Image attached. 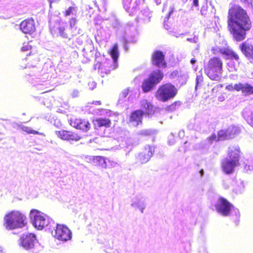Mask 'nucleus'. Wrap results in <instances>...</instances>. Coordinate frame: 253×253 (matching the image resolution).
<instances>
[{"label": "nucleus", "mask_w": 253, "mask_h": 253, "mask_svg": "<svg viewBox=\"0 0 253 253\" xmlns=\"http://www.w3.org/2000/svg\"><path fill=\"white\" fill-rule=\"evenodd\" d=\"M228 25L233 39L241 42L246 38L247 32L252 27V22L245 10L238 5L229 9Z\"/></svg>", "instance_id": "f257e3e1"}, {"label": "nucleus", "mask_w": 253, "mask_h": 253, "mask_svg": "<svg viewBox=\"0 0 253 253\" xmlns=\"http://www.w3.org/2000/svg\"><path fill=\"white\" fill-rule=\"evenodd\" d=\"M113 28L115 29L117 37L122 42L126 52L128 50V43H134L136 42L137 30L133 23L122 24L117 19H115L112 23Z\"/></svg>", "instance_id": "f03ea898"}, {"label": "nucleus", "mask_w": 253, "mask_h": 253, "mask_svg": "<svg viewBox=\"0 0 253 253\" xmlns=\"http://www.w3.org/2000/svg\"><path fill=\"white\" fill-rule=\"evenodd\" d=\"M109 54L111 59L105 58L104 56H100V53H96V63L94 65V69H98L100 76L104 77L105 74L110 73L111 70L115 69L118 67V59L119 56V52L117 44H115L109 51Z\"/></svg>", "instance_id": "7ed1b4c3"}, {"label": "nucleus", "mask_w": 253, "mask_h": 253, "mask_svg": "<svg viewBox=\"0 0 253 253\" xmlns=\"http://www.w3.org/2000/svg\"><path fill=\"white\" fill-rule=\"evenodd\" d=\"M42 71L41 67L34 66L32 70L26 78L29 81L33 84L34 89H37L40 90H43L48 85V81L51 78L47 73H44L42 74L40 73Z\"/></svg>", "instance_id": "20e7f679"}, {"label": "nucleus", "mask_w": 253, "mask_h": 253, "mask_svg": "<svg viewBox=\"0 0 253 253\" xmlns=\"http://www.w3.org/2000/svg\"><path fill=\"white\" fill-rule=\"evenodd\" d=\"M215 209L219 214L224 216H231L236 225L238 224L240 217L239 211L226 199L220 197L216 203Z\"/></svg>", "instance_id": "39448f33"}, {"label": "nucleus", "mask_w": 253, "mask_h": 253, "mask_svg": "<svg viewBox=\"0 0 253 253\" xmlns=\"http://www.w3.org/2000/svg\"><path fill=\"white\" fill-rule=\"evenodd\" d=\"M240 148L238 146H230L228 148V158L224 159L221 162L223 171L227 174L233 173L235 168L239 164Z\"/></svg>", "instance_id": "423d86ee"}, {"label": "nucleus", "mask_w": 253, "mask_h": 253, "mask_svg": "<svg viewBox=\"0 0 253 253\" xmlns=\"http://www.w3.org/2000/svg\"><path fill=\"white\" fill-rule=\"evenodd\" d=\"M49 27L50 32L53 36L60 37L63 39H71L68 33V26L61 20L59 16L55 15L49 16Z\"/></svg>", "instance_id": "0eeeda50"}, {"label": "nucleus", "mask_w": 253, "mask_h": 253, "mask_svg": "<svg viewBox=\"0 0 253 253\" xmlns=\"http://www.w3.org/2000/svg\"><path fill=\"white\" fill-rule=\"evenodd\" d=\"M30 216L33 226L39 230L45 227L51 230V227L55 224L49 216L37 210H31Z\"/></svg>", "instance_id": "6e6552de"}, {"label": "nucleus", "mask_w": 253, "mask_h": 253, "mask_svg": "<svg viewBox=\"0 0 253 253\" xmlns=\"http://www.w3.org/2000/svg\"><path fill=\"white\" fill-rule=\"evenodd\" d=\"M223 63L221 59L214 57L210 59L207 65L205 66V71L210 79L219 81L222 77Z\"/></svg>", "instance_id": "1a4fd4ad"}, {"label": "nucleus", "mask_w": 253, "mask_h": 253, "mask_svg": "<svg viewBox=\"0 0 253 253\" xmlns=\"http://www.w3.org/2000/svg\"><path fill=\"white\" fill-rule=\"evenodd\" d=\"M26 217L18 211L7 214L4 218V225L7 230L22 228L25 225Z\"/></svg>", "instance_id": "9d476101"}, {"label": "nucleus", "mask_w": 253, "mask_h": 253, "mask_svg": "<svg viewBox=\"0 0 253 253\" xmlns=\"http://www.w3.org/2000/svg\"><path fill=\"white\" fill-rule=\"evenodd\" d=\"M214 52L216 51L221 54L222 57L230 60L227 63V66L230 72H234L237 70L240 64V59L238 55L232 49L228 47H216L213 48Z\"/></svg>", "instance_id": "9b49d317"}, {"label": "nucleus", "mask_w": 253, "mask_h": 253, "mask_svg": "<svg viewBox=\"0 0 253 253\" xmlns=\"http://www.w3.org/2000/svg\"><path fill=\"white\" fill-rule=\"evenodd\" d=\"M19 244L25 250L35 253H38L42 249L36 236L33 233L23 234L19 240Z\"/></svg>", "instance_id": "f8f14e48"}, {"label": "nucleus", "mask_w": 253, "mask_h": 253, "mask_svg": "<svg viewBox=\"0 0 253 253\" xmlns=\"http://www.w3.org/2000/svg\"><path fill=\"white\" fill-rule=\"evenodd\" d=\"M177 90L174 85L168 83L161 85L156 93L157 99L163 102H166L174 98Z\"/></svg>", "instance_id": "ddd939ff"}, {"label": "nucleus", "mask_w": 253, "mask_h": 253, "mask_svg": "<svg viewBox=\"0 0 253 253\" xmlns=\"http://www.w3.org/2000/svg\"><path fill=\"white\" fill-rule=\"evenodd\" d=\"M163 76V72L160 69L152 72L142 83L141 87L143 91L146 93L152 90L162 80Z\"/></svg>", "instance_id": "4468645a"}, {"label": "nucleus", "mask_w": 253, "mask_h": 253, "mask_svg": "<svg viewBox=\"0 0 253 253\" xmlns=\"http://www.w3.org/2000/svg\"><path fill=\"white\" fill-rule=\"evenodd\" d=\"M52 236L56 239L66 242L72 238V232L67 226L56 224V228L51 231Z\"/></svg>", "instance_id": "2eb2a0df"}, {"label": "nucleus", "mask_w": 253, "mask_h": 253, "mask_svg": "<svg viewBox=\"0 0 253 253\" xmlns=\"http://www.w3.org/2000/svg\"><path fill=\"white\" fill-rule=\"evenodd\" d=\"M122 0L124 8L130 15L136 14L138 10L142 9L146 6L145 0H135L132 4H131L132 0Z\"/></svg>", "instance_id": "dca6fc26"}, {"label": "nucleus", "mask_w": 253, "mask_h": 253, "mask_svg": "<svg viewBox=\"0 0 253 253\" xmlns=\"http://www.w3.org/2000/svg\"><path fill=\"white\" fill-rule=\"evenodd\" d=\"M239 127L235 125L229 126L226 129H221L218 132L217 140H223L232 138L240 133Z\"/></svg>", "instance_id": "f3484780"}, {"label": "nucleus", "mask_w": 253, "mask_h": 253, "mask_svg": "<svg viewBox=\"0 0 253 253\" xmlns=\"http://www.w3.org/2000/svg\"><path fill=\"white\" fill-rule=\"evenodd\" d=\"M155 152V147L154 146L146 145L143 151L139 153L136 156V160L141 164H145L148 162L153 153Z\"/></svg>", "instance_id": "a211bd4d"}, {"label": "nucleus", "mask_w": 253, "mask_h": 253, "mask_svg": "<svg viewBox=\"0 0 253 253\" xmlns=\"http://www.w3.org/2000/svg\"><path fill=\"white\" fill-rule=\"evenodd\" d=\"M242 53L253 61V40H247L240 45Z\"/></svg>", "instance_id": "6ab92c4d"}, {"label": "nucleus", "mask_w": 253, "mask_h": 253, "mask_svg": "<svg viewBox=\"0 0 253 253\" xmlns=\"http://www.w3.org/2000/svg\"><path fill=\"white\" fill-rule=\"evenodd\" d=\"M20 29L25 34H32L36 30L34 20L33 19L25 20L21 23Z\"/></svg>", "instance_id": "aec40b11"}, {"label": "nucleus", "mask_w": 253, "mask_h": 253, "mask_svg": "<svg viewBox=\"0 0 253 253\" xmlns=\"http://www.w3.org/2000/svg\"><path fill=\"white\" fill-rule=\"evenodd\" d=\"M233 90L241 91L245 95H253V85L248 83H239L233 84Z\"/></svg>", "instance_id": "412c9836"}, {"label": "nucleus", "mask_w": 253, "mask_h": 253, "mask_svg": "<svg viewBox=\"0 0 253 253\" xmlns=\"http://www.w3.org/2000/svg\"><path fill=\"white\" fill-rule=\"evenodd\" d=\"M144 115V112L142 110H137L133 111L131 113L129 118L130 124L134 126H136L141 124Z\"/></svg>", "instance_id": "4be33fe9"}, {"label": "nucleus", "mask_w": 253, "mask_h": 253, "mask_svg": "<svg viewBox=\"0 0 253 253\" xmlns=\"http://www.w3.org/2000/svg\"><path fill=\"white\" fill-rule=\"evenodd\" d=\"M70 125L74 127L84 131H87L90 127V124L88 121L80 119H71Z\"/></svg>", "instance_id": "5701e85b"}, {"label": "nucleus", "mask_w": 253, "mask_h": 253, "mask_svg": "<svg viewBox=\"0 0 253 253\" xmlns=\"http://www.w3.org/2000/svg\"><path fill=\"white\" fill-rule=\"evenodd\" d=\"M153 64L159 67H165L166 63L165 61V55L160 50L156 51L152 55Z\"/></svg>", "instance_id": "b1692460"}, {"label": "nucleus", "mask_w": 253, "mask_h": 253, "mask_svg": "<svg viewBox=\"0 0 253 253\" xmlns=\"http://www.w3.org/2000/svg\"><path fill=\"white\" fill-rule=\"evenodd\" d=\"M152 16V12L148 6H145L140 10L137 16V20H142L144 23L150 22Z\"/></svg>", "instance_id": "393cba45"}, {"label": "nucleus", "mask_w": 253, "mask_h": 253, "mask_svg": "<svg viewBox=\"0 0 253 253\" xmlns=\"http://www.w3.org/2000/svg\"><path fill=\"white\" fill-rule=\"evenodd\" d=\"M55 134L59 138L63 140L75 141L79 140L78 136L70 131L61 130L56 131Z\"/></svg>", "instance_id": "a878e982"}, {"label": "nucleus", "mask_w": 253, "mask_h": 253, "mask_svg": "<svg viewBox=\"0 0 253 253\" xmlns=\"http://www.w3.org/2000/svg\"><path fill=\"white\" fill-rule=\"evenodd\" d=\"M140 106L141 108L145 110L146 113L149 117L154 113V107L147 100L142 99L141 100Z\"/></svg>", "instance_id": "bb28decb"}, {"label": "nucleus", "mask_w": 253, "mask_h": 253, "mask_svg": "<svg viewBox=\"0 0 253 253\" xmlns=\"http://www.w3.org/2000/svg\"><path fill=\"white\" fill-rule=\"evenodd\" d=\"M131 206L134 208L138 209L141 213H143L144 210L146 208L145 200L143 198L136 197L133 199Z\"/></svg>", "instance_id": "cd10ccee"}, {"label": "nucleus", "mask_w": 253, "mask_h": 253, "mask_svg": "<svg viewBox=\"0 0 253 253\" xmlns=\"http://www.w3.org/2000/svg\"><path fill=\"white\" fill-rule=\"evenodd\" d=\"M89 160H92L94 163L96 165H98L100 167L103 168H105L107 167V159L102 156H95L91 157Z\"/></svg>", "instance_id": "c85d7f7f"}, {"label": "nucleus", "mask_w": 253, "mask_h": 253, "mask_svg": "<svg viewBox=\"0 0 253 253\" xmlns=\"http://www.w3.org/2000/svg\"><path fill=\"white\" fill-rule=\"evenodd\" d=\"M94 124L98 127H109L111 125V121L109 119L99 118L95 120Z\"/></svg>", "instance_id": "c756f323"}, {"label": "nucleus", "mask_w": 253, "mask_h": 253, "mask_svg": "<svg viewBox=\"0 0 253 253\" xmlns=\"http://www.w3.org/2000/svg\"><path fill=\"white\" fill-rule=\"evenodd\" d=\"M242 116L247 123L253 127V111L250 113L247 110H244Z\"/></svg>", "instance_id": "7c9ffc66"}, {"label": "nucleus", "mask_w": 253, "mask_h": 253, "mask_svg": "<svg viewBox=\"0 0 253 253\" xmlns=\"http://www.w3.org/2000/svg\"><path fill=\"white\" fill-rule=\"evenodd\" d=\"M129 93L128 88H126L124 89L119 95L118 100V103L120 104H123L127 99L128 101H130V96H129L127 99L126 97L128 95Z\"/></svg>", "instance_id": "2f4dec72"}, {"label": "nucleus", "mask_w": 253, "mask_h": 253, "mask_svg": "<svg viewBox=\"0 0 253 253\" xmlns=\"http://www.w3.org/2000/svg\"><path fill=\"white\" fill-rule=\"evenodd\" d=\"M188 79V75L187 72L180 71V74L178 76L177 80L180 85L186 84Z\"/></svg>", "instance_id": "473e14b6"}, {"label": "nucleus", "mask_w": 253, "mask_h": 253, "mask_svg": "<svg viewBox=\"0 0 253 253\" xmlns=\"http://www.w3.org/2000/svg\"><path fill=\"white\" fill-rule=\"evenodd\" d=\"M204 83V79L201 71H199L197 73L196 79L195 89L197 90L199 88L202 87Z\"/></svg>", "instance_id": "72a5a7b5"}, {"label": "nucleus", "mask_w": 253, "mask_h": 253, "mask_svg": "<svg viewBox=\"0 0 253 253\" xmlns=\"http://www.w3.org/2000/svg\"><path fill=\"white\" fill-rule=\"evenodd\" d=\"M169 12L168 14L165 17L164 21V26L165 29H169V26L168 25V20L169 18V17L170 15L173 13L174 10V6L171 5L169 7Z\"/></svg>", "instance_id": "f704fd0d"}, {"label": "nucleus", "mask_w": 253, "mask_h": 253, "mask_svg": "<svg viewBox=\"0 0 253 253\" xmlns=\"http://www.w3.org/2000/svg\"><path fill=\"white\" fill-rule=\"evenodd\" d=\"M78 11V8L76 6H70L65 12L66 16L73 15L76 16Z\"/></svg>", "instance_id": "c9c22d12"}, {"label": "nucleus", "mask_w": 253, "mask_h": 253, "mask_svg": "<svg viewBox=\"0 0 253 253\" xmlns=\"http://www.w3.org/2000/svg\"><path fill=\"white\" fill-rule=\"evenodd\" d=\"M157 131L156 130L147 129H143L140 130L139 132V134L144 136H149L152 135L153 134H156Z\"/></svg>", "instance_id": "e433bc0d"}, {"label": "nucleus", "mask_w": 253, "mask_h": 253, "mask_svg": "<svg viewBox=\"0 0 253 253\" xmlns=\"http://www.w3.org/2000/svg\"><path fill=\"white\" fill-rule=\"evenodd\" d=\"M71 30V35L69 34L70 37L76 36L78 35L83 34V30L78 28L77 26L74 28H70Z\"/></svg>", "instance_id": "4c0bfd02"}, {"label": "nucleus", "mask_w": 253, "mask_h": 253, "mask_svg": "<svg viewBox=\"0 0 253 253\" xmlns=\"http://www.w3.org/2000/svg\"><path fill=\"white\" fill-rule=\"evenodd\" d=\"M216 138L217 137L216 134H212L211 136H210L206 139V142L207 144L210 145L213 143V141L216 140Z\"/></svg>", "instance_id": "58836bf2"}, {"label": "nucleus", "mask_w": 253, "mask_h": 253, "mask_svg": "<svg viewBox=\"0 0 253 253\" xmlns=\"http://www.w3.org/2000/svg\"><path fill=\"white\" fill-rule=\"evenodd\" d=\"M22 129L24 131L26 132L27 133H33V134H38L39 132L36 130H34L32 129L30 127H27V126H23L22 127Z\"/></svg>", "instance_id": "ea45409f"}, {"label": "nucleus", "mask_w": 253, "mask_h": 253, "mask_svg": "<svg viewBox=\"0 0 253 253\" xmlns=\"http://www.w3.org/2000/svg\"><path fill=\"white\" fill-rule=\"evenodd\" d=\"M241 1L245 4V6L252 8V0H241Z\"/></svg>", "instance_id": "a19ab883"}, {"label": "nucleus", "mask_w": 253, "mask_h": 253, "mask_svg": "<svg viewBox=\"0 0 253 253\" xmlns=\"http://www.w3.org/2000/svg\"><path fill=\"white\" fill-rule=\"evenodd\" d=\"M77 23V20L76 17H72L69 21L70 24V28H74V27L76 26V24Z\"/></svg>", "instance_id": "79ce46f5"}, {"label": "nucleus", "mask_w": 253, "mask_h": 253, "mask_svg": "<svg viewBox=\"0 0 253 253\" xmlns=\"http://www.w3.org/2000/svg\"><path fill=\"white\" fill-rule=\"evenodd\" d=\"M207 8L208 5L207 3H206L202 6L201 8V13L202 15H206L207 14Z\"/></svg>", "instance_id": "37998d69"}, {"label": "nucleus", "mask_w": 253, "mask_h": 253, "mask_svg": "<svg viewBox=\"0 0 253 253\" xmlns=\"http://www.w3.org/2000/svg\"><path fill=\"white\" fill-rule=\"evenodd\" d=\"M198 36L197 35H194L193 38H188L187 39V41L192 43H197L198 42Z\"/></svg>", "instance_id": "c03bdc74"}, {"label": "nucleus", "mask_w": 253, "mask_h": 253, "mask_svg": "<svg viewBox=\"0 0 253 253\" xmlns=\"http://www.w3.org/2000/svg\"><path fill=\"white\" fill-rule=\"evenodd\" d=\"M180 74V71H178L177 70L173 71L170 75V77L171 79H173L175 78H178V76Z\"/></svg>", "instance_id": "a18cd8bd"}, {"label": "nucleus", "mask_w": 253, "mask_h": 253, "mask_svg": "<svg viewBox=\"0 0 253 253\" xmlns=\"http://www.w3.org/2000/svg\"><path fill=\"white\" fill-rule=\"evenodd\" d=\"M31 48V46L29 45L28 43H26V44H24L22 47L21 50L22 51H27L30 49Z\"/></svg>", "instance_id": "49530a36"}, {"label": "nucleus", "mask_w": 253, "mask_h": 253, "mask_svg": "<svg viewBox=\"0 0 253 253\" xmlns=\"http://www.w3.org/2000/svg\"><path fill=\"white\" fill-rule=\"evenodd\" d=\"M79 91L77 89H74L73 90V91H72V93H71V96L73 98H75V97H78L79 95Z\"/></svg>", "instance_id": "de8ad7c7"}, {"label": "nucleus", "mask_w": 253, "mask_h": 253, "mask_svg": "<svg viewBox=\"0 0 253 253\" xmlns=\"http://www.w3.org/2000/svg\"><path fill=\"white\" fill-rule=\"evenodd\" d=\"M245 169L247 171L253 170V166L250 165H246L245 166Z\"/></svg>", "instance_id": "09e8293b"}, {"label": "nucleus", "mask_w": 253, "mask_h": 253, "mask_svg": "<svg viewBox=\"0 0 253 253\" xmlns=\"http://www.w3.org/2000/svg\"><path fill=\"white\" fill-rule=\"evenodd\" d=\"M226 89L229 91H233V84H228L226 86Z\"/></svg>", "instance_id": "8fccbe9b"}, {"label": "nucleus", "mask_w": 253, "mask_h": 253, "mask_svg": "<svg viewBox=\"0 0 253 253\" xmlns=\"http://www.w3.org/2000/svg\"><path fill=\"white\" fill-rule=\"evenodd\" d=\"M11 17V15H0V19H7Z\"/></svg>", "instance_id": "3c124183"}, {"label": "nucleus", "mask_w": 253, "mask_h": 253, "mask_svg": "<svg viewBox=\"0 0 253 253\" xmlns=\"http://www.w3.org/2000/svg\"><path fill=\"white\" fill-rule=\"evenodd\" d=\"M48 0L50 3V8L51 7L52 3L57 2L58 1V0Z\"/></svg>", "instance_id": "603ef678"}, {"label": "nucleus", "mask_w": 253, "mask_h": 253, "mask_svg": "<svg viewBox=\"0 0 253 253\" xmlns=\"http://www.w3.org/2000/svg\"><path fill=\"white\" fill-rule=\"evenodd\" d=\"M221 87H222V85L219 84L217 85L216 86L214 87L212 89V90L214 91V90H215L216 87H217V89H218V88Z\"/></svg>", "instance_id": "864d4df0"}, {"label": "nucleus", "mask_w": 253, "mask_h": 253, "mask_svg": "<svg viewBox=\"0 0 253 253\" xmlns=\"http://www.w3.org/2000/svg\"><path fill=\"white\" fill-rule=\"evenodd\" d=\"M196 60L195 58H192L190 60V63L192 65L195 64L196 63Z\"/></svg>", "instance_id": "5fc2aeb1"}, {"label": "nucleus", "mask_w": 253, "mask_h": 253, "mask_svg": "<svg viewBox=\"0 0 253 253\" xmlns=\"http://www.w3.org/2000/svg\"><path fill=\"white\" fill-rule=\"evenodd\" d=\"M199 174L200 175V176L202 177L204 175V171L203 169H201L200 171H199Z\"/></svg>", "instance_id": "6e6d98bb"}, {"label": "nucleus", "mask_w": 253, "mask_h": 253, "mask_svg": "<svg viewBox=\"0 0 253 253\" xmlns=\"http://www.w3.org/2000/svg\"><path fill=\"white\" fill-rule=\"evenodd\" d=\"M154 1L157 5H159L161 3V0H154Z\"/></svg>", "instance_id": "4d7b16f0"}, {"label": "nucleus", "mask_w": 253, "mask_h": 253, "mask_svg": "<svg viewBox=\"0 0 253 253\" xmlns=\"http://www.w3.org/2000/svg\"><path fill=\"white\" fill-rule=\"evenodd\" d=\"M0 253H5V252L4 250L3 247L0 246Z\"/></svg>", "instance_id": "13d9d810"}, {"label": "nucleus", "mask_w": 253, "mask_h": 253, "mask_svg": "<svg viewBox=\"0 0 253 253\" xmlns=\"http://www.w3.org/2000/svg\"><path fill=\"white\" fill-rule=\"evenodd\" d=\"M93 103L96 105H100L101 102L100 101H96L93 102Z\"/></svg>", "instance_id": "bf43d9fd"}, {"label": "nucleus", "mask_w": 253, "mask_h": 253, "mask_svg": "<svg viewBox=\"0 0 253 253\" xmlns=\"http://www.w3.org/2000/svg\"><path fill=\"white\" fill-rule=\"evenodd\" d=\"M45 119L47 120H48V121H50V116L48 117L47 116H46V117H44Z\"/></svg>", "instance_id": "052dcab7"}, {"label": "nucleus", "mask_w": 253, "mask_h": 253, "mask_svg": "<svg viewBox=\"0 0 253 253\" xmlns=\"http://www.w3.org/2000/svg\"><path fill=\"white\" fill-rule=\"evenodd\" d=\"M184 134V131H179V135H181Z\"/></svg>", "instance_id": "680f3d73"}, {"label": "nucleus", "mask_w": 253, "mask_h": 253, "mask_svg": "<svg viewBox=\"0 0 253 253\" xmlns=\"http://www.w3.org/2000/svg\"><path fill=\"white\" fill-rule=\"evenodd\" d=\"M169 145H173L174 144V142L173 141H172L169 140Z\"/></svg>", "instance_id": "e2e57ef3"}, {"label": "nucleus", "mask_w": 253, "mask_h": 253, "mask_svg": "<svg viewBox=\"0 0 253 253\" xmlns=\"http://www.w3.org/2000/svg\"><path fill=\"white\" fill-rule=\"evenodd\" d=\"M215 10H214V11H211V15H213L214 16H215V15H215Z\"/></svg>", "instance_id": "0e129e2a"}, {"label": "nucleus", "mask_w": 253, "mask_h": 253, "mask_svg": "<svg viewBox=\"0 0 253 253\" xmlns=\"http://www.w3.org/2000/svg\"><path fill=\"white\" fill-rule=\"evenodd\" d=\"M176 102H175L174 104H172V105L170 106V107H171V108H173L174 107V106H175L176 105Z\"/></svg>", "instance_id": "69168bd1"}, {"label": "nucleus", "mask_w": 253, "mask_h": 253, "mask_svg": "<svg viewBox=\"0 0 253 253\" xmlns=\"http://www.w3.org/2000/svg\"><path fill=\"white\" fill-rule=\"evenodd\" d=\"M180 35H184V34H179L178 36V35H175V37H176V38H178V37H179V36H180Z\"/></svg>", "instance_id": "338daca9"}, {"label": "nucleus", "mask_w": 253, "mask_h": 253, "mask_svg": "<svg viewBox=\"0 0 253 253\" xmlns=\"http://www.w3.org/2000/svg\"><path fill=\"white\" fill-rule=\"evenodd\" d=\"M47 91H44L43 92H42V93H44V92H46Z\"/></svg>", "instance_id": "774afa93"}]
</instances>
